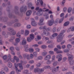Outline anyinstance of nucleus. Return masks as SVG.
I'll return each mask as SVG.
<instances>
[{
    "label": "nucleus",
    "mask_w": 74,
    "mask_h": 74,
    "mask_svg": "<svg viewBox=\"0 0 74 74\" xmlns=\"http://www.w3.org/2000/svg\"><path fill=\"white\" fill-rule=\"evenodd\" d=\"M57 47L58 49H61V46H60V45H58L57 46Z\"/></svg>",
    "instance_id": "nucleus-61"
},
{
    "label": "nucleus",
    "mask_w": 74,
    "mask_h": 74,
    "mask_svg": "<svg viewBox=\"0 0 74 74\" xmlns=\"http://www.w3.org/2000/svg\"><path fill=\"white\" fill-rule=\"evenodd\" d=\"M46 63L47 64H51V62L50 60H48L46 62Z\"/></svg>",
    "instance_id": "nucleus-38"
},
{
    "label": "nucleus",
    "mask_w": 74,
    "mask_h": 74,
    "mask_svg": "<svg viewBox=\"0 0 74 74\" xmlns=\"http://www.w3.org/2000/svg\"><path fill=\"white\" fill-rule=\"evenodd\" d=\"M32 14V11L29 10L27 11L26 14V15L27 16H30Z\"/></svg>",
    "instance_id": "nucleus-21"
},
{
    "label": "nucleus",
    "mask_w": 74,
    "mask_h": 74,
    "mask_svg": "<svg viewBox=\"0 0 74 74\" xmlns=\"http://www.w3.org/2000/svg\"><path fill=\"white\" fill-rule=\"evenodd\" d=\"M15 38V37H13L11 38V39L10 40V41H12V40H14Z\"/></svg>",
    "instance_id": "nucleus-56"
},
{
    "label": "nucleus",
    "mask_w": 74,
    "mask_h": 74,
    "mask_svg": "<svg viewBox=\"0 0 74 74\" xmlns=\"http://www.w3.org/2000/svg\"><path fill=\"white\" fill-rule=\"evenodd\" d=\"M49 53L50 54H53L54 53L53 52V51H49Z\"/></svg>",
    "instance_id": "nucleus-60"
},
{
    "label": "nucleus",
    "mask_w": 74,
    "mask_h": 74,
    "mask_svg": "<svg viewBox=\"0 0 74 74\" xmlns=\"http://www.w3.org/2000/svg\"><path fill=\"white\" fill-rule=\"evenodd\" d=\"M54 51L57 52V53H63V51H58V49L57 48H55L54 50Z\"/></svg>",
    "instance_id": "nucleus-20"
},
{
    "label": "nucleus",
    "mask_w": 74,
    "mask_h": 74,
    "mask_svg": "<svg viewBox=\"0 0 74 74\" xmlns=\"http://www.w3.org/2000/svg\"><path fill=\"white\" fill-rule=\"evenodd\" d=\"M51 58V56L50 55H47L44 58L45 60H49Z\"/></svg>",
    "instance_id": "nucleus-17"
},
{
    "label": "nucleus",
    "mask_w": 74,
    "mask_h": 74,
    "mask_svg": "<svg viewBox=\"0 0 74 74\" xmlns=\"http://www.w3.org/2000/svg\"><path fill=\"white\" fill-rule=\"evenodd\" d=\"M8 57L9 59L8 60L7 62H8V61H11V62L14 63V62H15V60L16 61V62H18L19 61V58H18L16 57V56L14 57V59H11V55L10 54L8 55Z\"/></svg>",
    "instance_id": "nucleus-4"
},
{
    "label": "nucleus",
    "mask_w": 74,
    "mask_h": 74,
    "mask_svg": "<svg viewBox=\"0 0 74 74\" xmlns=\"http://www.w3.org/2000/svg\"><path fill=\"white\" fill-rule=\"evenodd\" d=\"M27 41L28 42H30V41H32L33 39H31V38L30 37H28L27 38Z\"/></svg>",
    "instance_id": "nucleus-35"
},
{
    "label": "nucleus",
    "mask_w": 74,
    "mask_h": 74,
    "mask_svg": "<svg viewBox=\"0 0 74 74\" xmlns=\"http://www.w3.org/2000/svg\"><path fill=\"white\" fill-rule=\"evenodd\" d=\"M48 22L49 25L51 26L53 25V22H54V21H53V20H52L51 21H49Z\"/></svg>",
    "instance_id": "nucleus-18"
},
{
    "label": "nucleus",
    "mask_w": 74,
    "mask_h": 74,
    "mask_svg": "<svg viewBox=\"0 0 74 74\" xmlns=\"http://www.w3.org/2000/svg\"><path fill=\"white\" fill-rule=\"evenodd\" d=\"M10 49L12 51L11 52L12 54V55H15V53H14L13 51H13V50H14V47H11L10 48Z\"/></svg>",
    "instance_id": "nucleus-23"
},
{
    "label": "nucleus",
    "mask_w": 74,
    "mask_h": 74,
    "mask_svg": "<svg viewBox=\"0 0 74 74\" xmlns=\"http://www.w3.org/2000/svg\"><path fill=\"white\" fill-rule=\"evenodd\" d=\"M28 72H29V71L27 70H26L24 71L23 73L25 74H27L28 73Z\"/></svg>",
    "instance_id": "nucleus-44"
},
{
    "label": "nucleus",
    "mask_w": 74,
    "mask_h": 74,
    "mask_svg": "<svg viewBox=\"0 0 74 74\" xmlns=\"http://www.w3.org/2000/svg\"><path fill=\"white\" fill-rule=\"evenodd\" d=\"M17 25V24H15L14 25V27H19L21 26V24L20 23H17V25Z\"/></svg>",
    "instance_id": "nucleus-37"
},
{
    "label": "nucleus",
    "mask_w": 74,
    "mask_h": 74,
    "mask_svg": "<svg viewBox=\"0 0 74 74\" xmlns=\"http://www.w3.org/2000/svg\"><path fill=\"white\" fill-rule=\"evenodd\" d=\"M68 56L69 61V63L71 65H73L74 64V60H72V59L73 58V56L72 55H71L69 53L67 54Z\"/></svg>",
    "instance_id": "nucleus-5"
},
{
    "label": "nucleus",
    "mask_w": 74,
    "mask_h": 74,
    "mask_svg": "<svg viewBox=\"0 0 74 74\" xmlns=\"http://www.w3.org/2000/svg\"><path fill=\"white\" fill-rule=\"evenodd\" d=\"M34 71L35 73H37V72H38V71H39V68H35L34 70Z\"/></svg>",
    "instance_id": "nucleus-31"
},
{
    "label": "nucleus",
    "mask_w": 74,
    "mask_h": 74,
    "mask_svg": "<svg viewBox=\"0 0 74 74\" xmlns=\"http://www.w3.org/2000/svg\"><path fill=\"white\" fill-rule=\"evenodd\" d=\"M24 48H25V51L26 52H28V51H29V52H30L31 53H32L34 52V49L32 48L30 49L29 47H26V46L25 47H24Z\"/></svg>",
    "instance_id": "nucleus-7"
},
{
    "label": "nucleus",
    "mask_w": 74,
    "mask_h": 74,
    "mask_svg": "<svg viewBox=\"0 0 74 74\" xmlns=\"http://www.w3.org/2000/svg\"><path fill=\"white\" fill-rule=\"evenodd\" d=\"M17 37H20L21 35H20V32H18L16 34Z\"/></svg>",
    "instance_id": "nucleus-43"
},
{
    "label": "nucleus",
    "mask_w": 74,
    "mask_h": 74,
    "mask_svg": "<svg viewBox=\"0 0 74 74\" xmlns=\"http://www.w3.org/2000/svg\"><path fill=\"white\" fill-rule=\"evenodd\" d=\"M43 18H40V23H38L39 25H40V26H41V25H42L41 23H42V22H43Z\"/></svg>",
    "instance_id": "nucleus-29"
},
{
    "label": "nucleus",
    "mask_w": 74,
    "mask_h": 74,
    "mask_svg": "<svg viewBox=\"0 0 74 74\" xmlns=\"http://www.w3.org/2000/svg\"><path fill=\"white\" fill-rule=\"evenodd\" d=\"M39 8L38 7H37L35 9L36 11H38V12L36 13V14L38 16H41L43 14V12H42V9L41 8L39 9Z\"/></svg>",
    "instance_id": "nucleus-6"
},
{
    "label": "nucleus",
    "mask_w": 74,
    "mask_h": 74,
    "mask_svg": "<svg viewBox=\"0 0 74 74\" xmlns=\"http://www.w3.org/2000/svg\"><path fill=\"white\" fill-rule=\"evenodd\" d=\"M3 58L4 60H5V59H7V55H5L3 57Z\"/></svg>",
    "instance_id": "nucleus-40"
},
{
    "label": "nucleus",
    "mask_w": 74,
    "mask_h": 74,
    "mask_svg": "<svg viewBox=\"0 0 74 74\" xmlns=\"http://www.w3.org/2000/svg\"><path fill=\"white\" fill-rule=\"evenodd\" d=\"M0 74H5V73L3 71H1L0 72Z\"/></svg>",
    "instance_id": "nucleus-64"
},
{
    "label": "nucleus",
    "mask_w": 74,
    "mask_h": 74,
    "mask_svg": "<svg viewBox=\"0 0 74 74\" xmlns=\"http://www.w3.org/2000/svg\"><path fill=\"white\" fill-rule=\"evenodd\" d=\"M14 65L15 66V69H16V72H21V70H18V69L17 67H18V64H16L15 63L14 64Z\"/></svg>",
    "instance_id": "nucleus-15"
},
{
    "label": "nucleus",
    "mask_w": 74,
    "mask_h": 74,
    "mask_svg": "<svg viewBox=\"0 0 74 74\" xmlns=\"http://www.w3.org/2000/svg\"><path fill=\"white\" fill-rule=\"evenodd\" d=\"M41 48H42V49H45L47 48V46L45 45H42L41 46Z\"/></svg>",
    "instance_id": "nucleus-48"
},
{
    "label": "nucleus",
    "mask_w": 74,
    "mask_h": 74,
    "mask_svg": "<svg viewBox=\"0 0 74 74\" xmlns=\"http://www.w3.org/2000/svg\"><path fill=\"white\" fill-rule=\"evenodd\" d=\"M63 19H64V17H63L61 19L59 22V23H62L63 21Z\"/></svg>",
    "instance_id": "nucleus-47"
},
{
    "label": "nucleus",
    "mask_w": 74,
    "mask_h": 74,
    "mask_svg": "<svg viewBox=\"0 0 74 74\" xmlns=\"http://www.w3.org/2000/svg\"><path fill=\"white\" fill-rule=\"evenodd\" d=\"M8 30L10 32H11L12 35H15V34H16V32L13 29H12L11 28H9Z\"/></svg>",
    "instance_id": "nucleus-9"
},
{
    "label": "nucleus",
    "mask_w": 74,
    "mask_h": 74,
    "mask_svg": "<svg viewBox=\"0 0 74 74\" xmlns=\"http://www.w3.org/2000/svg\"><path fill=\"white\" fill-rule=\"evenodd\" d=\"M26 27L28 29H29L31 28V26L30 25H28Z\"/></svg>",
    "instance_id": "nucleus-46"
},
{
    "label": "nucleus",
    "mask_w": 74,
    "mask_h": 74,
    "mask_svg": "<svg viewBox=\"0 0 74 74\" xmlns=\"http://www.w3.org/2000/svg\"><path fill=\"white\" fill-rule=\"evenodd\" d=\"M23 56L24 58H27V60H30L29 58V54H25L23 55Z\"/></svg>",
    "instance_id": "nucleus-11"
},
{
    "label": "nucleus",
    "mask_w": 74,
    "mask_h": 74,
    "mask_svg": "<svg viewBox=\"0 0 74 74\" xmlns=\"http://www.w3.org/2000/svg\"><path fill=\"white\" fill-rule=\"evenodd\" d=\"M58 34L56 33L53 34V35H52L50 37V39H52V40L54 39V37H56V36H58Z\"/></svg>",
    "instance_id": "nucleus-12"
},
{
    "label": "nucleus",
    "mask_w": 74,
    "mask_h": 74,
    "mask_svg": "<svg viewBox=\"0 0 74 74\" xmlns=\"http://www.w3.org/2000/svg\"><path fill=\"white\" fill-rule=\"evenodd\" d=\"M29 31L27 29L25 30V32L24 36H27V35H29Z\"/></svg>",
    "instance_id": "nucleus-19"
},
{
    "label": "nucleus",
    "mask_w": 74,
    "mask_h": 74,
    "mask_svg": "<svg viewBox=\"0 0 74 74\" xmlns=\"http://www.w3.org/2000/svg\"><path fill=\"white\" fill-rule=\"evenodd\" d=\"M15 71H11L9 74H15Z\"/></svg>",
    "instance_id": "nucleus-55"
},
{
    "label": "nucleus",
    "mask_w": 74,
    "mask_h": 74,
    "mask_svg": "<svg viewBox=\"0 0 74 74\" xmlns=\"http://www.w3.org/2000/svg\"><path fill=\"white\" fill-rule=\"evenodd\" d=\"M40 0H37V3H36V5H38L40 4Z\"/></svg>",
    "instance_id": "nucleus-51"
},
{
    "label": "nucleus",
    "mask_w": 74,
    "mask_h": 74,
    "mask_svg": "<svg viewBox=\"0 0 74 74\" xmlns=\"http://www.w3.org/2000/svg\"><path fill=\"white\" fill-rule=\"evenodd\" d=\"M42 11L44 12H47L49 11V9H47L46 8H44L42 10Z\"/></svg>",
    "instance_id": "nucleus-33"
},
{
    "label": "nucleus",
    "mask_w": 74,
    "mask_h": 74,
    "mask_svg": "<svg viewBox=\"0 0 74 74\" xmlns=\"http://www.w3.org/2000/svg\"><path fill=\"white\" fill-rule=\"evenodd\" d=\"M31 19L32 21L31 23L32 25L33 26H37V24H36V22L34 21V18H31Z\"/></svg>",
    "instance_id": "nucleus-10"
},
{
    "label": "nucleus",
    "mask_w": 74,
    "mask_h": 74,
    "mask_svg": "<svg viewBox=\"0 0 74 74\" xmlns=\"http://www.w3.org/2000/svg\"><path fill=\"white\" fill-rule=\"evenodd\" d=\"M46 27L45 26L43 27V30L44 31L43 32V34L45 35L46 36H48V35H50V33L48 32L47 31H49L51 29V28H48L47 29H46Z\"/></svg>",
    "instance_id": "nucleus-3"
},
{
    "label": "nucleus",
    "mask_w": 74,
    "mask_h": 74,
    "mask_svg": "<svg viewBox=\"0 0 74 74\" xmlns=\"http://www.w3.org/2000/svg\"><path fill=\"white\" fill-rule=\"evenodd\" d=\"M33 69H34V66L32 65L31 66L30 68V70H33Z\"/></svg>",
    "instance_id": "nucleus-58"
},
{
    "label": "nucleus",
    "mask_w": 74,
    "mask_h": 74,
    "mask_svg": "<svg viewBox=\"0 0 74 74\" xmlns=\"http://www.w3.org/2000/svg\"><path fill=\"white\" fill-rule=\"evenodd\" d=\"M57 64H58V62L57 61H55L53 62V66H56L57 65Z\"/></svg>",
    "instance_id": "nucleus-39"
},
{
    "label": "nucleus",
    "mask_w": 74,
    "mask_h": 74,
    "mask_svg": "<svg viewBox=\"0 0 74 74\" xmlns=\"http://www.w3.org/2000/svg\"><path fill=\"white\" fill-rule=\"evenodd\" d=\"M49 68L51 70H52V71L53 73H56V72L58 71L59 69V66H57L56 68H55L53 69H52V68L49 65L46 66L44 67V69H48Z\"/></svg>",
    "instance_id": "nucleus-2"
},
{
    "label": "nucleus",
    "mask_w": 74,
    "mask_h": 74,
    "mask_svg": "<svg viewBox=\"0 0 74 74\" xmlns=\"http://www.w3.org/2000/svg\"><path fill=\"white\" fill-rule=\"evenodd\" d=\"M62 56L61 54H59V55L57 56L56 58H59L58 60V62H60V61H61V60H62Z\"/></svg>",
    "instance_id": "nucleus-16"
},
{
    "label": "nucleus",
    "mask_w": 74,
    "mask_h": 74,
    "mask_svg": "<svg viewBox=\"0 0 74 74\" xmlns=\"http://www.w3.org/2000/svg\"><path fill=\"white\" fill-rule=\"evenodd\" d=\"M35 50H36V52H39L40 51V49L38 48H35Z\"/></svg>",
    "instance_id": "nucleus-57"
},
{
    "label": "nucleus",
    "mask_w": 74,
    "mask_h": 74,
    "mask_svg": "<svg viewBox=\"0 0 74 74\" xmlns=\"http://www.w3.org/2000/svg\"><path fill=\"white\" fill-rule=\"evenodd\" d=\"M1 70H4L6 72H8V68L7 67H5L3 69H2Z\"/></svg>",
    "instance_id": "nucleus-27"
},
{
    "label": "nucleus",
    "mask_w": 74,
    "mask_h": 74,
    "mask_svg": "<svg viewBox=\"0 0 74 74\" xmlns=\"http://www.w3.org/2000/svg\"><path fill=\"white\" fill-rule=\"evenodd\" d=\"M69 21H67L65 22L64 24V26H68V25H69Z\"/></svg>",
    "instance_id": "nucleus-30"
},
{
    "label": "nucleus",
    "mask_w": 74,
    "mask_h": 74,
    "mask_svg": "<svg viewBox=\"0 0 74 74\" xmlns=\"http://www.w3.org/2000/svg\"><path fill=\"white\" fill-rule=\"evenodd\" d=\"M40 4L42 7H45L46 5L45 3H43V2L42 0L40 1Z\"/></svg>",
    "instance_id": "nucleus-25"
},
{
    "label": "nucleus",
    "mask_w": 74,
    "mask_h": 74,
    "mask_svg": "<svg viewBox=\"0 0 74 74\" xmlns=\"http://www.w3.org/2000/svg\"><path fill=\"white\" fill-rule=\"evenodd\" d=\"M72 10V8H69L68 10V12H69V13H70V12H71Z\"/></svg>",
    "instance_id": "nucleus-34"
},
{
    "label": "nucleus",
    "mask_w": 74,
    "mask_h": 74,
    "mask_svg": "<svg viewBox=\"0 0 74 74\" xmlns=\"http://www.w3.org/2000/svg\"><path fill=\"white\" fill-rule=\"evenodd\" d=\"M30 59H33L34 57L33 55V54H31L30 55Z\"/></svg>",
    "instance_id": "nucleus-54"
},
{
    "label": "nucleus",
    "mask_w": 74,
    "mask_h": 74,
    "mask_svg": "<svg viewBox=\"0 0 74 74\" xmlns=\"http://www.w3.org/2000/svg\"><path fill=\"white\" fill-rule=\"evenodd\" d=\"M55 56H52V60H55Z\"/></svg>",
    "instance_id": "nucleus-59"
},
{
    "label": "nucleus",
    "mask_w": 74,
    "mask_h": 74,
    "mask_svg": "<svg viewBox=\"0 0 74 74\" xmlns=\"http://www.w3.org/2000/svg\"><path fill=\"white\" fill-rule=\"evenodd\" d=\"M48 47L50 48H53V46L52 45H49L48 46Z\"/></svg>",
    "instance_id": "nucleus-63"
},
{
    "label": "nucleus",
    "mask_w": 74,
    "mask_h": 74,
    "mask_svg": "<svg viewBox=\"0 0 74 74\" xmlns=\"http://www.w3.org/2000/svg\"><path fill=\"white\" fill-rule=\"evenodd\" d=\"M29 63H30V64H33V63H34V61L33 60H31L29 61Z\"/></svg>",
    "instance_id": "nucleus-49"
},
{
    "label": "nucleus",
    "mask_w": 74,
    "mask_h": 74,
    "mask_svg": "<svg viewBox=\"0 0 74 74\" xmlns=\"http://www.w3.org/2000/svg\"><path fill=\"white\" fill-rule=\"evenodd\" d=\"M32 47H38V45L37 44H35L33 45L32 46Z\"/></svg>",
    "instance_id": "nucleus-52"
},
{
    "label": "nucleus",
    "mask_w": 74,
    "mask_h": 74,
    "mask_svg": "<svg viewBox=\"0 0 74 74\" xmlns=\"http://www.w3.org/2000/svg\"><path fill=\"white\" fill-rule=\"evenodd\" d=\"M44 16H46L45 18L46 19H48V18H49V16L47 13H45V14H44Z\"/></svg>",
    "instance_id": "nucleus-32"
},
{
    "label": "nucleus",
    "mask_w": 74,
    "mask_h": 74,
    "mask_svg": "<svg viewBox=\"0 0 74 74\" xmlns=\"http://www.w3.org/2000/svg\"><path fill=\"white\" fill-rule=\"evenodd\" d=\"M44 52L42 53V55L43 56H45L47 54V52L45 50H44Z\"/></svg>",
    "instance_id": "nucleus-26"
},
{
    "label": "nucleus",
    "mask_w": 74,
    "mask_h": 74,
    "mask_svg": "<svg viewBox=\"0 0 74 74\" xmlns=\"http://www.w3.org/2000/svg\"><path fill=\"white\" fill-rule=\"evenodd\" d=\"M38 59L39 60H42V56H39L38 57Z\"/></svg>",
    "instance_id": "nucleus-50"
},
{
    "label": "nucleus",
    "mask_w": 74,
    "mask_h": 74,
    "mask_svg": "<svg viewBox=\"0 0 74 74\" xmlns=\"http://www.w3.org/2000/svg\"><path fill=\"white\" fill-rule=\"evenodd\" d=\"M64 33H65V31H62L59 34V35L57 37V42H61V44L62 45L65 42V41L64 40L62 42V40H63V37L64 36V35H63Z\"/></svg>",
    "instance_id": "nucleus-1"
},
{
    "label": "nucleus",
    "mask_w": 74,
    "mask_h": 74,
    "mask_svg": "<svg viewBox=\"0 0 74 74\" xmlns=\"http://www.w3.org/2000/svg\"><path fill=\"white\" fill-rule=\"evenodd\" d=\"M26 40L25 38H24L22 42H20V45H26Z\"/></svg>",
    "instance_id": "nucleus-13"
},
{
    "label": "nucleus",
    "mask_w": 74,
    "mask_h": 74,
    "mask_svg": "<svg viewBox=\"0 0 74 74\" xmlns=\"http://www.w3.org/2000/svg\"><path fill=\"white\" fill-rule=\"evenodd\" d=\"M30 38L31 39L33 40L34 38V35L33 34H31L30 35Z\"/></svg>",
    "instance_id": "nucleus-24"
},
{
    "label": "nucleus",
    "mask_w": 74,
    "mask_h": 74,
    "mask_svg": "<svg viewBox=\"0 0 74 74\" xmlns=\"http://www.w3.org/2000/svg\"><path fill=\"white\" fill-rule=\"evenodd\" d=\"M44 70V69L43 68H42L40 69H39V71H40V72H43Z\"/></svg>",
    "instance_id": "nucleus-42"
},
{
    "label": "nucleus",
    "mask_w": 74,
    "mask_h": 74,
    "mask_svg": "<svg viewBox=\"0 0 74 74\" xmlns=\"http://www.w3.org/2000/svg\"><path fill=\"white\" fill-rule=\"evenodd\" d=\"M67 47L68 49L70 48H71V47H72V45H71L70 44H69L67 45Z\"/></svg>",
    "instance_id": "nucleus-41"
},
{
    "label": "nucleus",
    "mask_w": 74,
    "mask_h": 74,
    "mask_svg": "<svg viewBox=\"0 0 74 74\" xmlns=\"http://www.w3.org/2000/svg\"><path fill=\"white\" fill-rule=\"evenodd\" d=\"M20 40H21L20 39V38H16L15 40V41L16 42V43H14V45H18V42H19Z\"/></svg>",
    "instance_id": "nucleus-14"
},
{
    "label": "nucleus",
    "mask_w": 74,
    "mask_h": 74,
    "mask_svg": "<svg viewBox=\"0 0 74 74\" xmlns=\"http://www.w3.org/2000/svg\"><path fill=\"white\" fill-rule=\"evenodd\" d=\"M21 63H19L18 64V65H19V68L20 69V70H23V66H22V64H24V63L26 64L27 63L26 62H23L22 61H21Z\"/></svg>",
    "instance_id": "nucleus-8"
},
{
    "label": "nucleus",
    "mask_w": 74,
    "mask_h": 74,
    "mask_svg": "<svg viewBox=\"0 0 74 74\" xmlns=\"http://www.w3.org/2000/svg\"><path fill=\"white\" fill-rule=\"evenodd\" d=\"M8 67L10 68L12 67V64L10 62L8 64Z\"/></svg>",
    "instance_id": "nucleus-36"
},
{
    "label": "nucleus",
    "mask_w": 74,
    "mask_h": 74,
    "mask_svg": "<svg viewBox=\"0 0 74 74\" xmlns=\"http://www.w3.org/2000/svg\"><path fill=\"white\" fill-rule=\"evenodd\" d=\"M70 30L71 31H73L74 30V26L71 27L69 28L67 30V32H69Z\"/></svg>",
    "instance_id": "nucleus-22"
},
{
    "label": "nucleus",
    "mask_w": 74,
    "mask_h": 74,
    "mask_svg": "<svg viewBox=\"0 0 74 74\" xmlns=\"http://www.w3.org/2000/svg\"><path fill=\"white\" fill-rule=\"evenodd\" d=\"M33 55L35 56H36L37 55V53L36 52H34L33 53Z\"/></svg>",
    "instance_id": "nucleus-53"
},
{
    "label": "nucleus",
    "mask_w": 74,
    "mask_h": 74,
    "mask_svg": "<svg viewBox=\"0 0 74 74\" xmlns=\"http://www.w3.org/2000/svg\"><path fill=\"white\" fill-rule=\"evenodd\" d=\"M24 30H21L20 32L21 34H24Z\"/></svg>",
    "instance_id": "nucleus-45"
},
{
    "label": "nucleus",
    "mask_w": 74,
    "mask_h": 74,
    "mask_svg": "<svg viewBox=\"0 0 74 74\" xmlns=\"http://www.w3.org/2000/svg\"><path fill=\"white\" fill-rule=\"evenodd\" d=\"M32 5V3H29L28 4V7H31Z\"/></svg>",
    "instance_id": "nucleus-62"
},
{
    "label": "nucleus",
    "mask_w": 74,
    "mask_h": 74,
    "mask_svg": "<svg viewBox=\"0 0 74 74\" xmlns=\"http://www.w3.org/2000/svg\"><path fill=\"white\" fill-rule=\"evenodd\" d=\"M41 36L38 35L37 36V39H36V41H38V40H41Z\"/></svg>",
    "instance_id": "nucleus-28"
}]
</instances>
